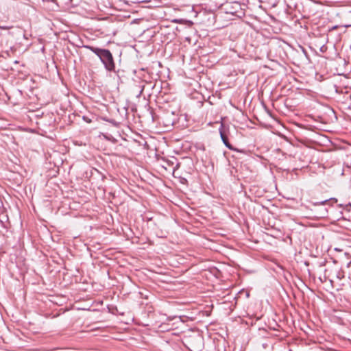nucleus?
I'll list each match as a JSON object with an SVG mask.
<instances>
[{"label":"nucleus","mask_w":351,"mask_h":351,"mask_svg":"<svg viewBox=\"0 0 351 351\" xmlns=\"http://www.w3.org/2000/svg\"><path fill=\"white\" fill-rule=\"evenodd\" d=\"M245 311V313H241V316L243 317H245V316H249L250 317H256V320L259 319L261 318V316H257L256 315L254 314V313H250V312H247Z\"/></svg>","instance_id":"20e7f679"},{"label":"nucleus","mask_w":351,"mask_h":351,"mask_svg":"<svg viewBox=\"0 0 351 351\" xmlns=\"http://www.w3.org/2000/svg\"><path fill=\"white\" fill-rule=\"evenodd\" d=\"M221 138L223 141V143H225V145L228 147H230V146L228 144V140H227V138L222 134L221 133Z\"/></svg>","instance_id":"39448f33"},{"label":"nucleus","mask_w":351,"mask_h":351,"mask_svg":"<svg viewBox=\"0 0 351 351\" xmlns=\"http://www.w3.org/2000/svg\"><path fill=\"white\" fill-rule=\"evenodd\" d=\"M90 49L93 53L100 58L107 70L110 71L114 70L115 65L113 57L109 50L101 49L96 47H90Z\"/></svg>","instance_id":"f257e3e1"},{"label":"nucleus","mask_w":351,"mask_h":351,"mask_svg":"<svg viewBox=\"0 0 351 351\" xmlns=\"http://www.w3.org/2000/svg\"><path fill=\"white\" fill-rule=\"evenodd\" d=\"M8 316H10L12 317V320L13 322H19V315L20 313L21 308H3Z\"/></svg>","instance_id":"f03ea898"},{"label":"nucleus","mask_w":351,"mask_h":351,"mask_svg":"<svg viewBox=\"0 0 351 351\" xmlns=\"http://www.w3.org/2000/svg\"><path fill=\"white\" fill-rule=\"evenodd\" d=\"M332 311L333 312H336L337 311V308H332Z\"/></svg>","instance_id":"423d86ee"},{"label":"nucleus","mask_w":351,"mask_h":351,"mask_svg":"<svg viewBox=\"0 0 351 351\" xmlns=\"http://www.w3.org/2000/svg\"><path fill=\"white\" fill-rule=\"evenodd\" d=\"M107 309H108V312H109L113 315H117V314L123 315L124 314V312L119 311V308H107Z\"/></svg>","instance_id":"7ed1b4c3"}]
</instances>
